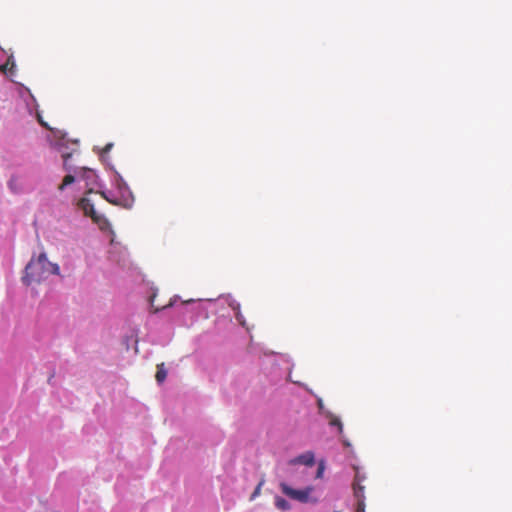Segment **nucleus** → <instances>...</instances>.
Returning a JSON list of instances; mask_svg holds the SVG:
<instances>
[{
    "mask_svg": "<svg viewBox=\"0 0 512 512\" xmlns=\"http://www.w3.org/2000/svg\"><path fill=\"white\" fill-rule=\"evenodd\" d=\"M60 268L58 264L52 263L48 260L45 252H41L38 256H32L27 263L22 282L30 286L32 284H39L45 280L49 275H59Z\"/></svg>",
    "mask_w": 512,
    "mask_h": 512,
    "instance_id": "1",
    "label": "nucleus"
},
{
    "mask_svg": "<svg viewBox=\"0 0 512 512\" xmlns=\"http://www.w3.org/2000/svg\"><path fill=\"white\" fill-rule=\"evenodd\" d=\"M78 206L86 216H89L99 226L107 224L106 218L95 211L94 205L89 198L84 197L80 199Z\"/></svg>",
    "mask_w": 512,
    "mask_h": 512,
    "instance_id": "2",
    "label": "nucleus"
},
{
    "mask_svg": "<svg viewBox=\"0 0 512 512\" xmlns=\"http://www.w3.org/2000/svg\"><path fill=\"white\" fill-rule=\"evenodd\" d=\"M282 491L288 495L289 497L298 500L300 502H307L309 493L311 492V488L305 490H296L288 487L287 485H282Z\"/></svg>",
    "mask_w": 512,
    "mask_h": 512,
    "instance_id": "3",
    "label": "nucleus"
},
{
    "mask_svg": "<svg viewBox=\"0 0 512 512\" xmlns=\"http://www.w3.org/2000/svg\"><path fill=\"white\" fill-rule=\"evenodd\" d=\"M291 463L292 464H302L305 466H313L315 463L314 453L311 451H307V452L297 456L293 460H291Z\"/></svg>",
    "mask_w": 512,
    "mask_h": 512,
    "instance_id": "4",
    "label": "nucleus"
},
{
    "mask_svg": "<svg viewBox=\"0 0 512 512\" xmlns=\"http://www.w3.org/2000/svg\"><path fill=\"white\" fill-rule=\"evenodd\" d=\"M167 377V370L164 367V363H160L157 365V371L155 378L158 383H162Z\"/></svg>",
    "mask_w": 512,
    "mask_h": 512,
    "instance_id": "5",
    "label": "nucleus"
},
{
    "mask_svg": "<svg viewBox=\"0 0 512 512\" xmlns=\"http://www.w3.org/2000/svg\"><path fill=\"white\" fill-rule=\"evenodd\" d=\"M327 418L329 419V424L331 426L337 427L339 433L341 434L343 432V425L339 417L333 415L332 413H329L327 415Z\"/></svg>",
    "mask_w": 512,
    "mask_h": 512,
    "instance_id": "6",
    "label": "nucleus"
},
{
    "mask_svg": "<svg viewBox=\"0 0 512 512\" xmlns=\"http://www.w3.org/2000/svg\"><path fill=\"white\" fill-rule=\"evenodd\" d=\"M354 495L357 499H364V486L359 483H354L353 485Z\"/></svg>",
    "mask_w": 512,
    "mask_h": 512,
    "instance_id": "7",
    "label": "nucleus"
},
{
    "mask_svg": "<svg viewBox=\"0 0 512 512\" xmlns=\"http://www.w3.org/2000/svg\"><path fill=\"white\" fill-rule=\"evenodd\" d=\"M75 181V178L73 175L68 174L64 177L63 182L59 185L58 189L60 191L64 190V188L70 184H72Z\"/></svg>",
    "mask_w": 512,
    "mask_h": 512,
    "instance_id": "8",
    "label": "nucleus"
},
{
    "mask_svg": "<svg viewBox=\"0 0 512 512\" xmlns=\"http://www.w3.org/2000/svg\"><path fill=\"white\" fill-rule=\"evenodd\" d=\"M275 504L280 510H287L290 508L289 503L283 498H277Z\"/></svg>",
    "mask_w": 512,
    "mask_h": 512,
    "instance_id": "9",
    "label": "nucleus"
},
{
    "mask_svg": "<svg viewBox=\"0 0 512 512\" xmlns=\"http://www.w3.org/2000/svg\"><path fill=\"white\" fill-rule=\"evenodd\" d=\"M263 483H264L263 480H261L259 482V484L257 485V487L255 488L254 492L251 495V500L255 499L258 495H260L261 487H262Z\"/></svg>",
    "mask_w": 512,
    "mask_h": 512,
    "instance_id": "10",
    "label": "nucleus"
},
{
    "mask_svg": "<svg viewBox=\"0 0 512 512\" xmlns=\"http://www.w3.org/2000/svg\"><path fill=\"white\" fill-rule=\"evenodd\" d=\"M364 509H365L364 499H357L356 512H364Z\"/></svg>",
    "mask_w": 512,
    "mask_h": 512,
    "instance_id": "11",
    "label": "nucleus"
},
{
    "mask_svg": "<svg viewBox=\"0 0 512 512\" xmlns=\"http://www.w3.org/2000/svg\"><path fill=\"white\" fill-rule=\"evenodd\" d=\"M16 181H17V178L12 177V178L9 180V182H8V186H9V188H10L12 191H14V192H16V188H15V186H16Z\"/></svg>",
    "mask_w": 512,
    "mask_h": 512,
    "instance_id": "12",
    "label": "nucleus"
},
{
    "mask_svg": "<svg viewBox=\"0 0 512 512\" xmlns=\"http://www.w3.org/2000/svg\"><path fill=\"white\" fill-rule=\"evenodd\" d=\"M323 472H324V464L321 462V463L319 464L318 469H317L316 477H317V478H321V477H322V475H323Z\"/></svg>",
    "mask_w": 512,
    "mask_h": 512,
    "instance_id": "13",
    "label": "nucleus"
},
{
    "mask_svg": "<svg viewBox=\"0 0 512 512\" xmlns=\"http://www.w3.org/2000/svg\"><path fill=\"white\" fill-rule=\"evenodd\" d=\"M63 157H64V167H65V169H68L67 168V160L70 157V154H65V155H63Z\"/></svg>",
    "mask_w": 512,
    "mask_h": 512,
    "instance_id": "14",
    "label": "nucleus"
},
{
    "mask_svg": "<svg viewBox=\"0 0 512 512\" xmlns=\"http://www.w3.org/2000/svg\"><path fill=\"white\" fill-rule=\"evenodd\" d=\"M102 196L110 203L117 204V202L114 199H108V197L105 195V193H102Z\"/></svg>",
    "mask_w": 512,
    "mask_h": 512,
    "instance_id": "15",
    "label": "nucleus"
},
{
    "mask_svg": "<svg viewBox=\"0 0 512 512\" xmlns=\"http://www.w3.org/2000/svg\"><path fill=\"white\" fill-rule=\"evenodd\" d=\"M113 144H107L105 148L103 149L104 152H108L112 148Z\"/></svg>",
    "mask_w": 512,
    "mask_h": 512,
    "instance_id": "16",
    "label": "nucleus"
},
{
    "mask_svg": "<svg viewBox=\"0 0 512 512\" xmlns=\"http://www.w3.org/2000/svg\"><path fill=\"white\" fill-rule=\"evenodd\" d=\"M39 122H40V124H41L42 126L47 127V124H46V123H44L41 119H39Z\"/></svg>",
    "mask_w": 512,
    "mask_h": 512,
    "instance_id": "17",
    "label": "nucleus"
}]
</instances>
